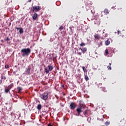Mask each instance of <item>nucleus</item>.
Masks as SVG:
<instances>
[{
    "label": "nucleus",
    "mask_w": 126,
    "mask_h": 126,
    "mask_svg": "<svg viewBox=\"0 0 126 126\" xmlns=\"http://www.w3.org/2000/svg\"><path fill=\"white\" fill-rule=\"evenodd\" d=\"M79 106L76 109L77 114H76V116H80V114L83 112V111H82V108L86 107L82 100L79 101Z\"/></svg>",
    "instance_id": "1"
},
{
    "label": "nucleus",
    "mask_w": 126,
    "mask_h": 126,
    "mask_svg": "<svg viewBox=\"0 0 126 126\" xmlns=\"http://www.w3.org/2000/svg\"><path fill=\"white\" fill-rule=\"evenodd\" d=\"M21 53L22 57H28L31 54V49L30 48H24L21 49Z\"/></svg>",
    "instance_id": "2"
},
{
    "label": "nucleus",
    "mask_w": 126,
    "mask_h": 126,
    "mask_svg": "<svg viewBox=\"0 0 126 126\" xmlns=\"http://www.w3.org/2000/svg\"><path fill=\"white\" fill-rule=\"evenodd\" d=\"M40 98L44 101H47L48 98H49V93L48 92H45L40 94Z\"/></svg>",
    "instance_id": "3"
},
{
    "label": "nucleus",
    "mask_w": 126,
    "mask_h": 126,
    "mask_svg": "<svg viewBox=\"0 0 126 126\" xmlns=\"http://www.w3.org/2000/svg\"><path fill=\"white\" fill-rule=\"evenodd\" d=\"M40 9L41 6L34 5L31 8V11L32 13L34 12V11L35 12H37V11H39V10Z\"/></svg>",
    "instance_id": "4"
},
{
    "label": "nucleus",
    "mask_w": 126,
    "mask_h": 126,
    "mask_svg": "<svg viewBox=\"0 0 126 126\" xmlns=\"http://www.w3.org/2000/svg\"><path fill=\"white\" fill-rule=\"evenodd\" d=\"M53 68V66L49 65L46 68H45V72H46V74H48L50 71H52Z\"/></svg>",
    "instance_id": "5"
},
{
    "label": "nucleus",
    "mask_w": 126,
    "mask_h": 126,
    "mask_svg": "<svg viewBox=\"0 0 126 126\" xmlns=\"http://www.w3.org/2000/svg\"><path fill=\"white\" fill-rule=\"evenodd\" d=\"M76 108V104H75L74 102H72L70 104V110H74Z\"/></svg>",
    "instance_id": "6"
},
{
    "label": "nucleus",
    "mask_w": 126,
    "mask_h": 126,
    "mask_svg": "<svg viewBox=\"0 0 126 126\" xmlns=\"http://www.w3.org/2000/svg\"><path fill=\"white\" fill-rule=\"evenodd\" d=\"M31 70V68H30V66H28L27 68H26V70L25 71L26 74H30Z\"/></svg>",
    "instance_id": "7"
},
{
    "label": "nucleus",
    "mask_w": 126,
    "mask_h": 126,
    "mask_svg": "<svg viewBox=\"0 0 126 126\" xmlns=\"http://www.w3.org/2000/svg\"><path fill=\"white\" fill-rule=\"evenodd\" d=\"M32 19L33 20H37L38 19V14L34 13L32 15Z\"/></svg>",
    "instance_id": "8"
},
{
    "label": "nucleus",
    "mask_w": 126,
    "mask_h": 126,
    "mask_svg": "<svg viewBox=\"0 0 126 126\" xmlns=\"http://www.w3.org/2000/svg\"><path fill=\"white\" fill-rule=\"evenodd\" d=\"M94 37L95 40H99L100 38L101 37L99 34H96L94 35Z\"/></svg>",
    "instance_id": "9"
},
{
    "label": "nucleus",
    "mask_w": 126,
    "mask_h": 126,
    "mask_svg": "<svg viewBox=\"0 0 126 126\" xmlns=\"http://www.w3.org/2000/svg\"><path fill=\"white\" fill-rule=\"evenodd\" d=\"M81 51L83 54H85V53H86V52H87V48L85 47V48H83L82 49H81Z\"/></svg>",
    "instance_id": "10"
},
{
    "label": "nucleus",
    "mask_w": 126,
    "mask_h": 126,
    "mask_svg": "<svg viewBox=\"0 0 126 126\" xmlns=\"http://www.w3.org/2000/svg\"><path fill=\"white\" fill-rule=\"evenodd\" d=\"M84 78L86 81H88V80H89V77H88L87 74H84Z\"/></svg>",
    "instance_id": "11"
},
{
    "label": "nucleus",
    "mask_w": 126,
    "mask_h": 126,
    "mask_svg": "<svg viewBox=\"0 0 126 126\" xmlns=\"http://www.w3.org/2000/svg\"><path fill=\"white\" fill-rule=\"evenodd\" d=\"M101 46H102V43L97 42L96 43L95 48H96V49H97V48H100V47H101Z\"/></svg>",
    "instance_id": "12"
},
{
    "label": "nucleus",
    "mask_w": 126,
    "mask_h": 126,
    "mask_svg": "<svg viewBox=\"0 0 126 126\" xmlns=\"http://www.w3.org/2000/svg\"><path fill=\"white\" fill-rule=\"evenodd\" d=\"M104 13L107 15V14H109V11L108 9H105L103 11Z\"/></svg>",
    "instance_id": "13"
},
{
    "label": "nucleus",
    "mask_w": 126,
    "mask_h": 126,
    "mask_svg": "<svg viewBox=\"0 0 126 126\" xmlns=\"http://www.w3.org/2000/svg\"><path fill=\"white\" fill-rule=\"evenodd\" d=\"M109 44H111V41H110L109 39H107L106 41H105V44L106 46H109Z\"/></svg>",
    "instance_id": "14"
},
{
    "label": "nucleus",
    "mask_w": 126,
    "mask_h": 126,
    "mask_svg": "<svg viewBox=\"0 0 126 126\" xmlns=\"http://www.w3.org/2000/svg\"><path fill=\"white\" fill-rule=\"evenodd\" d=\"M14 86V85H13V84H11L10 85H9L7 88H8L9 90H10V89H11V88H12V87H13Z\"/></svg>",
    "instance_id": "15"
},
{
    "label": "nucleus",
    "mask_w": 126,
    "mask_h": 126,
    "mask_svg": "<svg viewBox=\"0 0 126 126\" xmlns=\"http://www.w3.org/2000/svg\"><path fill=\"white\" fill-rule=\"evenodd\" d=\"M82 68H83L84 73H85V74H87V69L86 68H85V67L83 66Z\"/></svg>",
    "instance_id": "16"
},
{
    "label": "nucleus",
    "mask_w": 126,
    "mask_h": 126,
    "mask_svg": "<svg viewBox=\"0 0 126 126\" xmlns=\"http://www.w3.org/2000/svg\"><path fill=\"white\" fill-rule=\"evenodd\" d=\"M111 65H112V63H110L109 65L107 66V68L108 69H109V70H112V67Z\"/></svg>",
    "instance_id": "17"
},
{
    "label": "nucleus",
    "mask_w": 126,
    "mask_h": 126,
    "mask_svg": "<svg viewBox=\"0 0 126 126\" xmlns=\"http://www.w3.org/2000/svg\"><path fill=\"white\" fill-rule=\"evenodd\" d=\"M88 109L85 110L84 112H83V114L84 115H85V116H87V115H88Z\"/></svg>",
    "instance_id": "18"
},
{
    "label": "nucleus",
    "mask_w": 126,
    "mask_h": 126,
    "mask_svg": "<svg viewBox=\"0 0 126 126\" xmlns=\"http://www.w3.org/2000/svg\"><path fill=\"white\" fill-rule=\"evenodd\" d=\"M41 109H42V105L41 104H38L37 105V110L40 111V110H41Z\"/></svg>",
    "instance_id": "19"
},
{
    "label": "nucleus",
    "mask_w": 126,
    "mask_h": 126,
    "mask_svg": "<svg viewBox=\"0 0 126 126\" xmlns=\"http://www.w3.org/2000/svg\"><path fill=\"white\" fill-rule=\"evenodd\" d=\"M10 92V90L7 88L6 87L5 88V93H9Z\"/></svg>",
    "instance_id": "20"
},
{
    "label": "nucleus",
    "mask_w": 126,
    "mask_h": 126,
    "mask_svg": "<svg viewBox=\"0 0 126 126\" xmlns=\"http://www.w3.org/2000/svg\"><path fill=\"white\" fill-rule=\"evenodd\" d=\"M18 89V93H20V91H22V88L18 87L17 88Z\"/></svg>",
    "instance_id": "21"
},
{
    "label": "nucleus",
    "mask_w": 126,
    "mask_h": 126,
    "mask_svg": "<svg viewBox=\"0 0 126 126\" xmlns=\"http://www.w3.org/2000/svg\"><path fill=\"white\" fill-rule=\"evenodd\" d=\"M19 32L20 34H22V33L24 32V31H23V29L21 28V29H20Z\"/></svg>",
    "instance_id": "22"
},
{
    "label": "nucleus",
    "mask_w": 126,
    "mask_h": 126,
    "mask_svg": "<svg viewBox=\"0 0 126 126\" xmlns=\"http://www.w3.org/2000/svg\"><path fill=\"white\" fill-rule=\"evenodd\" d=\"M123 123V124H126V121L125 120V119H122V120L120 121V123Z\"/></svg>",
    "instance_id": "23"
},
{
    "label": "nucleus",
    "mask_w": 126,
    "mask_h": 126,
    "mask_svg": "<svg viewBox=\"0 0 126 126\" xmlns=\"http://www.w3.org/2000/svg\"><path fill=\"white\" fill-rule=\"evenodd\" d=\"M100 88H102V91H103V92H107V90H106V88H102V87H100Z\"/></svg>",
    "instance_id": "24"
},
{
    "label": "nucleus",
    "mask_w": 126,
    "mask_h": 126,
    "mask_svg": "<svg viewBox=\"0 0 126 126\" xmlns=\"http://www.w3.org/2000/svg\"><path fill=\"white\" fill-rule=\"evenodd\" d=\"M123 9V8H120L118 9V12H119V13H121V12H122V10Z\"/></svg>",
    "instance_id": "25"
},
{
    "label": "nucleus",
    "mask_w": 126,
    "mask_h": 126,
    "mask_svg": "<svg viewBox=\"0 0 126 126\" xmlns=\"http://www.w3.org/2000/svg\"><path fill=\"white\" fill-rule=\"evenodd\" d=\"M80 47H84L85 46V43L84 42H82L80 44Z\"/></svg>",
    "instance_id": "26"
},
{
    "label": "nucleus",
    "mask_w": 126,
    "mask_h": 126,
    "mask_svg": "<svg viewBox=\"0 0 126 126\" xmlns=\"http://www.w3.org/2000/svg\"><path fill=\"white\" fill-rule=\"evenodd\" d=\"M105 54H106V56L109 55V50L108 49L105 50Z\"/></svg>",
    "instance_id": "27"
},
{
    "label": "nucleus",
    "mask_w": 126,
    "mask_h": 126,
    "mask_svg": "<svg viewBox=\"0 0 126 126\" xmlns=\"http://www.w3.org/2000/svg\"><path fill=\"white\" fill-rule=\"evenodd\" d=\"M105 126H109L110 125V122L106 121L105 123Z\"/></svg>",
    "instance_id": "28"
},
{
    "label": "nucleus",
    "mask_w": 126,
    "mask_h": 126,
    "mask_svg": "<svg viewBox=\"0 0 126 126\" xmlns=\"http://www.w3.org/2000/svg\"><path fill=\"white\" fill-rule=\"evenodd\" d=\"M60 31H62L63 29V26H61L59 28Z\"/></svg>",
    "instance_id": "29"
},
{
    "label": "nucleus",
    "mask_w": 126,
    "mask_h": 126,
    "mask_svg": "<svg viewBox=\"0 0 126 126\" xmlns=\"http://www.w3.org/2000/svg\"><path fill=\"white\" fill-rule=\"evenodd\" d=\"M1 79H4V80H5V79H6V77L3 76H1Z\"/></svg>",
    "instance_id": "30"
},
{
    "label": "nucleus",
    "mask_w": 126,
    "mask_h": 126,
    "mask_svg": "<svg viewBox=\"0 0 126 126\" xmlns=\"http://www.w3.org/2000/svg\"><path fill=\"white\" fill-rule=\"evenodd\" d=\"M5 68H9V65L8 64L5 65Z\"/></svg>",
    "instance_id": "31"
},
{
    "label": "nucleus",
    "mask_w": 126,
    "mask_h": 126,
    "mask_svg": "<svg viewBox=\"0 0 126 126\" xmlns=\"http://www.w3.org/2000/svg\"><path fill=\"white\" fill-rule=\"evenodd\" d=\"M77 54L79 55V56H81V55H82V53H81V52H77Z\"/></svg>",
    "instance_id": "32"
},
{
    "label": "nucleus",
    "mask_w": 126,
    "mask_h": 126,
    "mask_svg": "<svg viewBox=\"0 0 126 126\" xmlns=\"http://www.w3.org/2000/svg\"><path fill=\"white\" fill-rule=\"evenodd\" d=\"M117 33H118V35H120V33H121V31L118 30Z\"/></svg>",
    "instance_id": "33"
},
{
    "label": "nucleus",
    "mask_w": 126,
    "mask_h": 126,
    "mask_svg": "<svg viewBox=\"0 0 126 126\" xmlns=\"http://www.w3.org/2000/svg\"><path fill=\"white\" fill-rule=\"evenodd\" d=\"M69 29H70L71 32H72V27H70Z\"/></svg>",
    "instance_id": "34"
},
{
    "label": "nucleus",
    "mask_w": 126,
    "mask_h": 126,
    "mask_svg": "<svg viewBox=\"0 0 126 126\" xmlns=\"http://www.w3.org/2000/svg\"><path fill=\"white\" fill-rule=\"evenodd\" d=\"M16 29H17V30H20V29H21V28H16Z\"/></svg>",
    "instance_id": "35"
},
{
    "label": "nucleus",
    "mask_w": 126,
    "mask_h": 126,
    "mask_svg": "<svg viewBox=\"0 0 126 126\" xmlns=\"http://www.w3.org/2000/svg\"><path fill=\"white\" fill-rule=\"evenodd\" d=\"M47 126H53V125L51 124H49Z\"/></svg>",
    "instance_id": "36"
},
{
    "label": "nucleus",
    "mask_w": 126,
    "mask_h": 126,
    "mask_svg": "<svg viewBox=\"0 0 126 126\" xmlns=\"http://www.w3.org/2000/svg\"><path fill=\"white\" fill-rule=\"evenodd\" d=\"M6 40V41H9V38L8 37H7Z\"/></svg>",
    "instance_id": "37"
},
{
    "label": "nucleus",
    "mask_w": 126,
    "mask_h": 126,
    "mask_svg": "<svg viewBox=\"0 0 126 126\" xmlns=\"http://www.w3.org/2000/svg\"><path fill=\"white\" fill-rule=\"evenodd\" d=\"M100 85H102V84H99L98 85V87H100Z\"/></svg>",
    "instance_id": "38"
},
{
    "label": "nucleus",
    "mask_w": 126,
    "mask_h": 126,
    "mask_svg": "<svg viewBox=\"0 0 126 126\" xmlns=\"http://www.w3.org/2000/svg\"><path fill=\"white\" fill-rule=\"evenodd\" d=\"M83 48H80L79 49V50H81H81H82Z\"/></svg>",
    "instance_id": "39"
},
{
    "label": "nucleus",
    "mask_w": 126,
    "mask_h": 126,
    "mask_svg": "<svg viewBox=\"0 0 126 126\" xmlns=\"http://www.w3.org/2000/svg\"><path fill=\"white\" fill-rule=\"evenodd\" d=\"M1 42H2V43H3V40H1Z\"/></svg>",
    "instance_id": "40"
},
{
    "label": "nucleus",
    "mask_w": 126,
    "mask_h": 126,
    "mask_svg": "<svg viewBox=\"0 0 126 126\" xmlns=\"http://www.w3.org/2000/svg\"><path fill=\"white\" fill-rule=\"evenodd\" d=\"M31 1V0H29V2H30Z\"/></svg>",
    "instance_id": "41"
},
{
    "label": "nucleus",
    "mask_w": 126,
    "mask_h": 126,
    "mask_svg": "<svg viewBox=\"0 0 126 126\" xmlns=\"http://www.w3.org/2000/svg\"><path fill=\"white\" fill-rule=\"evenodd\" d=\"M120 111H123V109H121L120 110Z\"/></svg>",
    "instance_id": "42"
},
{
    "label": "nucleus",
    "mask_w": 126,
    "mask_h": 126,
    "mask_svg": "<svg viewBox=\"0 0 126 126\" xmlns=\"http://www.w3.org/2000/svg\"><path fill=\"white\" fill-rule=\"evenodd\" d=\"M49 59H50V60H52V58H50Z\"/></svg>",
    "instance_id": "43"
},
{
    "label": "nucleus",
    "mask_w": 126,
    "mask_h": 126,
    "mask_svg": "<svg viewBox=\"0 0 126 126\" xmlns=\"http://www.w3.org/2000/svg\"><path fill=\"white\" fill-rule=\"evenodd\" d=\"M101 16H103V15H101Z\"/></svg>",
    "instance_id": "44"
}]
</instances>
